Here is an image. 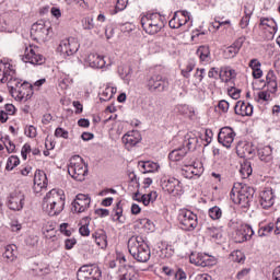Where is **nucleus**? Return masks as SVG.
Masks as SVG:
<instances>
[{
  "label": "nucleus",
  "instance_id": "obj_1",
  "mask_svg": "<svg viewBox=\"0 0 280 280\" xmlns=\"http://www.w3.org/2000/svg\"><path fill=\"white\" fill-rule=\"evenodd\" d=\"M21 82V79L16 77V68H14L12 61L9 59L0 60V83L7 84L11 89L12 95H15L18 100H25L27 97L25 89L30 86V83Z\"/></svg>",
  "mask_w": 280,
  "mask_h": 280
},
{
  "label": "nucleus",
  "instance_id": "obj_2",
  "mask_svg": "<svg viewBox=\"0 0 280 280\" xmlns=\"http://www.w3.org/2000/svg\"><path fill=\"white\" fill-rule=\"evenodd\" d=\"M255 196V188L248 185H242L241 183L234 184L230 198L234 202V205H240L242 209H248L250 207V202Z\"/></svg>",
  "mask_w": 280,
  "mask_h": 280
},
{
  "label": "nucleus",
  "instance_id": "obj_3",
  "mask_svg": "<svg viewBox=\"0 0 280 280\" xmlns=\"http://www.w3.org/2000/svg\"><path fill=\"white\" fill-rule=\"evenodd\" d=\"M128 250L131 257L140 264H145L150 260V246H148L143 236H131L128 241Z\"/></svg>",
  "mask_w": 280,
  "mask_h": 280
},
{
  "label": "nucleus",
  "instance_id": "obj_4",
  "mask_svg": "<svg viewBox=\"0 0 280 280\" xmlns=\"http://www.w3.org/2000/svg\"><path fill=\"white\" fill-rule=\"evenodd\" d=\"M140 23L145 34L154 36L165 27V18L161 13H142L140 15Z\"/></svg>",
  "mask_w": 280,
  "mask_h": 280
},
{
  "label": "nucleus",
  "instance_id": "obj_5",
  "mask_svg": "<svg viewBox=\"0 0 280 280\" xmlns=\"http://www.w3.org/2000/svg\"><path fill=\"white\" fill-rule=\"evenodd\" d=\"M68 174L74 180L82 183V180H84L85 176L89 174V166L84 164V161L80 155H73L68 165Z\"/></svg>",
  "mask_w": 280,
  "mask_h": 280
},
{
  "label": "nucleus",
  "instance_id": "obj_6",
  "mask_svg": "<svg viewBox=\"0 0 280 280\" xmlns=\"http://www.w3.org/2000/svg\"><path fill=\"white\" fill-rule=\"evenodd\" d=\"M49 34H51V24L49 22L39 21L31 27V36L37 43H47Z\"/></svg>",
  "mask_w": 280,
  "mask_h": 280
},
{
  "label": "nucleus",
  "instance_id": "obj_7",
  "mask_svg": "<svg viewBox=\"0 0 280 280\" xmlns=\"http://www.w3.org/2000/svg\"><path fill=\"white\" fill-rule=\"evenodd\" d=\"M178 222L183 231H195L198 226V215L191 210H180L178 214Z\"/></svg>",
  "mask_w": 280,
  "mask_h": 280
},
{
  "label": "nucleus",
  "instance_id": "obj_8",
  "mask_svg": "<svg viewBox=\"0 0 280 280\" xmlns=\"http://www.w3.org/2000/svg\"><path fill=\"white\" fill-rule=\"evenodd\" d=\"M147 89L150 93H163L170 89V81L161 74H153L147 81Z\"/></svg>",
  "mask_w": 280,
  "mask_h": 280
},
{
  "label": "nucleus",
  "instance_id": "obj_9",
  "mask_svg": "<svg viewBox=\"0 0 280 280\" xmlns=\"http://www.w3.org/2000/svg\"><path fill=\"white\" fill-rule=\"evenodd\" d=\"M160 185L163 191H167V194H174V196L183 194V183L175 177L163 176Z\"/></svg>",
  "mask_w": 280,
  "mask_h": 280
},
{
  "label": "nucleus",
  "instance_id": "obj_10",
  "mask_svg": "<svg viewBox=\"0 0 280 280\" xmlns=\"http://www.w3.org/2000/svg\"><path fill=\"white\" fill-rule=\"evenodd\" d=\"M22 60L30 62V65H45V57L40 55V49L34 45L25 47Z\"/></svg>",
  "mask_w": 280,
  "mask_h": 280
},
{
  "label": "nucleus",
  "instance_id": "obj_11",
  "mask_svg": "<svg viewBox=\"0 0 280 280\" xmlns=\"http://www.w3.org/2000/svg\"><path fill=\"white\" fill-rule=\"evenodd\" d=\"M78 280H101L102 270L100 267L83 265L77 272Z\"/></svg>",
  "mask_w": 280,
  "mask_h": 280
},
{
  "label": "nucleus",
  "instance_id": "obj_12",
  "mask_svg": "<svg viewBox=\"0 0 280 280\" xmlns=\"http://www.w3.org/2000/svg\"><path fill=\"white\" fill-rule=\"evenodd\" d=\"M259 30L262 32L266 40H272L278 30L277 22L273 19L262 18L260 19Z\"/></svg>",
  "mask_w": 280,
  "mask_h": 280
},
{
  "label": "nucleus",
  "instance_id": "obj_13",
  "mask_svg": "<svg viewBox=\"0 0 280 280\" xmlns=\"http://www.w3.org/2000/svg\"><path fill=\"white\" fill-rule=\"evenodd\" d=\"M8 207L11 211H21L25 207V194L21 190H14L8 198Z\"/></svg>",
  "mask_w": 280,
  "mask_h": 280
},
{
  "label": "nucleus",
  "instance_id": "obj_14",
  "mask_svg": "<svg viewBox=\"0 0 280 280\" xmlns=\"http://www.w3.org/2000/svg\"><path fill=\"white\" fill-rule=\"evenodd\" d=\"M80 49V44L73 37L62 39L59 44L58 51L63 54V56H73Z\"/></svg>",
  "mask_w": 280,
  "mask_h": 280
},
{
  "label": "nucleus",
  "instance_id": "obj_15",
  "mask_svg": "<svg viewBox=\"0 0 280 280\" xmlns=\"http://www.w3.org/2000/svg\"><path fill=\"white\" fill-rule=\"evenodd\" d=\"M91 207V197L84 194H78L72 201L73 213H84Z\"/></svg>",
  "mask_w": 280,
  "mask_h": 280
},
{
  "label": "nucleus",
  "instance_id": "obj_16",
  "mask_svg": "<svg viewBox=\"0 0 280 280\" xmlns=\"http://www.w3.org/2000/svg\"><path fill=\"white\" fill-rule=\"evenodd\" d=\"M189 260H190V264H194L195 266H200L201 268H207L215 264V260L213 259V257L207 254H200V253L190 254Z\"/></svg>",
  "mask_w": 280,
  "mask_h": 280
},
{
  "label": "nucleus",
  "instance_id": "obj_17",
  "mask_svg": "<svg viewBox=\"0 0 280 280\" xmlns=\"http://www.w3.org/2000/svg\"><path fill=\"white\" fill-rule=\"evenodd\" d=\"M219 143H222L224 148H231L233 141H235V131L231 127L221 128L218 136Z\"/></svg>",
  "mask_w": 280,
  "mask_h": 280
},
{
  "label": "nucleus",
  "instance_id": "obj_18",
  "mask_svg": "<svg viewBox=\"0 0 280 280\" xmlns=\"http://www.w3.org/2000/svg\"><path fill=\"white\" fill-rule=\"evenodd\" d=\"M65 200L66 197L63 190L51 189L44 197L43 203H57L58 207H61L62 205H65Z\"/></svg>",
  "mask_w": 280,
  "mask_h": 280
},
{
  "label": "nucleus",
  "instance_id": "obj_19",
  "mask_svg": "<svg viewBox=\"0 0 280 280\" xmlns=\"http://www.w3.org/2000/svg\"><path fill=\"white\" fill-rule=\"evenodd\" d=\"M253 235H255V230H253V226L248 224H242L236 231L235 240L238 244H242L244 242H248V240H252Z\"/></svg>",
  "mask_w": 280,
  "mask_h": 280
},
{
  "label": "nucleus",
  "instance_id": "obj_20",
  "mask_svg": "<svg viewBox=\"0 0 280 280\" xmlns=\"http://www.w3.org/2000/svg\"><path fill=\"white\" fill-rule=\"evenodd\" d=\"M141 141V133L138 130L128 131L122 136V143L127 150H132Z\"/></svg>",
  "mask_w": 280,
  "mask_h": 280
},
{
  "label": "nucleus",
  "instance_id": "obj_21",
  "mask_svg": "<svg viewBox=\"0 0 280 280\" xmlns=\"http://www.w3.org/2000/svg\"><path fill=\"white\" fill-rule=\"evenodd\" d=\"M246 40V37H240L234 42L233 45L225 48L223 51V56L226 59L235 58L237 54H240V49H242V46L244 45V42Z\"/></svg>",
  "mask_w": 280,
  "mask_h": 280
},
{
  "label": "nucleus",
  "instance_id": "obj_22",
  "mask_svg": "<svg viewBox=\"0 0 280 280\" xmlns=\"http://www.w3.org/2000/svg\"><path fill=\"white\" fill-rule=\"evenodd\" d=\"M259 205L264 209H270V207L275 205V192L272 188H265V190L260 192Z\"/></svg>",
  "mask_w": 280,
  "mask_h": 280
},
{
  "label": "nucleus",
  "instance_id": "obj_23",
  "mask_svg": "<svg viewBox=\"0 0 280 280\" xmlns=\"http://www.w3.org/2000/svg\"><path fill=\"white\" fill-rule=\"evenodd\" d=\"M119 280H139V275L132 266H122L118 270Z\"/></svg>",
  "mask_w": 280,
  "mask_h": 280
},
{
  "label": "nucleus",
  "instance_id": "obj_24",
  "mask_svg": "<svg viewBox=\"0 0 280 280\" xmlns=\"http://www.w3.org/2000/svg\"><path fill=\"white\" fill-rule=\"evenodd\" d=\"M235 114L241 117H250L253 115V105L244 101H237L234 107Z\"/></svg>",
  "mask_w": 280,
  "mask_h": 280
},
{
  "label": "nucleus",
  "instance_id": "obj_25",
  "mask_svg": "<svg viewBox=\"0 0 280 280\" xmlns=\"http://www.w3.org/2000/svg\"><path fill=\"white\" fill-rule=\"evenodd\" d=\"M86 62L92 69H104V67H106V61L104 60V57L95 52H91L88 56Z\"/></svg>",
  "mask_w": 280,
  "mask_h": 280
},
{
  "label": "nucleus",
  "instance_id": "obj_26",
  "mask_svg": "<svg viewBox=\"0 0 280 280\" xmlns=\"http://www.w3.org/2000/svg\"><path fill=\"white\" fill-rule=\"evenodd\" d=\"M34 185L35 189H37V187L39 189H47V174H45L43 171H36L34 175Z\"/></svg>",
  "mask_w": 280,
  "mask_h": 280
},
{
  "label": "nucleus",
  "instance_id": "obj_27",
  "mask_svg": "<svg viewBox=\"0 0 280 280\" xmlns=\"http://www.w3.org/2000/svg\"><path fill=\"white\" fill-rule=\"evenodd\" d=\"M43 209L48 213L49 215H59V213H62L65 211V203H61V206H58V203H43Z\"/></svg>",
  "mask_w": 280,
  "mask_h": 280
},
{
  "label": "nucleus",
  "instance_id": "obj_28",
  "mask_svg": "<svg viewBox=\"0 0 280 280\" xmlns=\"http://www.w3.org/2000/svg\"><path fill=\"white\" fill-rule=\"evenodd\" d=\"M93 238L100 248H106L108 246V236L104 230H98L93 234Z\"/></svg>",
  "mask_w": 280,
  "mask_h": 280
},
{
  "label": "nucleus",
  "instance_id": "obj_29",
  "mask_svg": "<svg viewBox=\"0 0 280 280\" xmlns=\"http://www.w3.org/2000/svg\"><path fill=\"white\" fill-rule=\"evenodd\" d=\"M258 156L260 161H264L265 163H270V161H272V147L266 145L258 149Z\"/></svg>",
  "mask_w": 280,
  "mask_h": 280
},
{
  "label": "nucleus",
  "instance_id": "obj_30",
  "mask_svg": "<svg viewBox=\"0 0 280 280\" xmlns=\"http://www.w3.org/2000/svg\"><path fill=\"white\" fill-rule=\"evenodd\" d=\"M187 156V149L185 147L174 149L170 154L168 159L170 161L176 162V161H183Z\"/></svg>",
  "mask_w": 280,
  "mask_h": 280
},
{
  "label": "nucleus",
  "instance_id": "obj_31",
  "mask_svg": "<svg viewBox=\"0 0 280 280\" xmlns=\"http://www.w3.org/2000/svg\"><path fill=\"white\" fill-rule=\"evenodd\" d=\"M140 167H142L143 174H150L152 172H159V163L147 161V162H140Z\"/></svg>",
  "mask_w": 280,
  "mask_h": 280
},
{
  "label": "nucleus",
  "instance_id": "obj_32",
  "mask_svg": "<svg viewBox=\"0 0 280 280\" xmlns=\"http://www.w3.org/2000/svg\"><path fill=\"white\" fill-rule=\"evenodd\" d=\"M16 245H7L3 253L4 259H8V261H14V259H16Z\"/></svg>",
  "mask_w": 280,
  "mask_h": 280
},
{
  "label": "nucleus",
  "instance_id": "obj_33",
  "mask_svg": "<svg viewBox=\"0 0 280 280\" xmlns=\"http://www.w3.org/2000/svg\"><path fill=\"white\" fill-rule=\"evenodd\" d=\"M197 56L200 58L201 62H209L211 60V50L209 46H200L197 49Z\"/></svg>",
  "mask_w": 280,
  "mask_h": 280
},
{
  "label": "nucleus",
  "instance_id": "obj_34",
  "mask_svg": "<svg viewBox=\"0 0 280 280\" xmlns=\"http://www.w3.org/2000/svg\"><path fill=\"white\" fill-rule=\"evenodd\" d=\"M175 14H177L176 19L180 27H183V25H187V23L191 21V13H189L188 11H176Z\"/></svg>",
  "mask_w": 280,
  "mask_h": 280
},
{
  "label": "nucleus",
  "instance_id": "obj_35",
  "mask_svg": "<svg viewBox=\"0 0 280 280\" xmlns=\"http://www.w3.org/2000/svg\"><path fill=\"white\" fill-rule=\"evenodd\" d=\"M271 231H275V223H260L258 229V237H268Z\"/></svg>",
  "mask_w": 280,
  "mask_h": 280
},
{
  "label": "nucleus",
  "instance_id": "obj_36",
  "mask_svg": "<svg viewBox=\"0 0 280 280\" xmlns=\"http://www.w3.org/2000/svg\"><path fill=\"white\" fill-rule=\"evenodd\" d=\"M266 84L269 89L277 92V74H275L273 70H269L266 75Z\"/></svg>",
  "mask_w": 280,
  "mask_h": 280
},
{
  "label": "nucleus",
  "instance_id": "obj_37",
  "mask_svg": "<svg viewBox=\"0 0 280 280\" xmlns=\"http://www.w3.org/2000/svg\"><path fill=\"white\" fill-rule=\"evenodd\" d=\"M121 215H124V208L121 207V201H118L112 211L113 222H124L121 221Z\"/></svg>",
  "mask_w": 280,
  "mask_h": 280
},
{
  "label": "nucleus",
  "instance_id": "obj_38",
  "mask_svg": "<svg viewBox=\"0 0 280 280\" xmlns=\"http://www.w3.org/2000/svg\"><path fill=\"white\" fill-rule=\"evenodd\" d=\"M194 69H196V60L190 59L186 68L182 69L183 78H186L187 80L188 78H191V71H194Z\"/></svg>",
  "mask_w": 280,
  "mask_h": 280
},
{
  "label": "nucleus",
  "instance_id": "obj_39",
  "mask_svg": "<svg viewBox=\"0 0 280 280\" xmlns=\"http://www.w3.org/2000/svg\"><path fill=\"white\" fill-rule=\"evenodd\" d=\"M185 145L187 150H196L198 147V138L196 136L187 135L185 137Z\"/></svg>",
  "mask_w": 280,
  "mask_h": 280
},
{
  "label": "nucleus",
  "instance_id": "obj_40",
  "mask_svg": "<svg viewBox=\"0 0 280 280\" xmlns=\"http://www.w3.org/2000/svg\"><path fill=\"white\" fill-rule=\"evenodd\" d=\"M20 163H21V160L19 159V156L11 155L7 161L5 170L8 172H12V170H14V167H18Z\"/></svg>",
  "mask_w": 280,
  "mask_h": 280
},
{
  "label": "nucleus",
  "instance_id": "obj_41",
  "mask_svg": "<svg viewBox=\"0 0 280 280\" xmlns=\"http://www.w3.org/2000/svg\"><path fill=\"white\" fill-rule=\"evenodd\" d=\"M240 174L242 178H248V176L253 174V166H250V162H245L241 165Z\"/></svg>",
  "mask_w": 280,
  "mask_h": 280
},
{
  "label": "nucleus",
  "instance_id": "obj_42",
  "mask_svg": "<svg viewBox=\"0 0 280 280\" xmlns=\"http://www.w3.org/2000/svg\"><path fill=\"white\" fill-rule=\"evenodd\" d=\"M230 259L231 261H235L236 264H244V261L246 260V256L244 255V253H242V250H234L231 253Z\"/></svg>",
  "mask_w": 280,
  "mask_h": 280
},
{
  "label": "nucleus",
  "instance_id": "obj_43",
  "mask_svg": "<svg viewBox=\"0 0 280 280\" xmlns=\"http://www.w3.org/2000/svg\"><path fill=\"white\" fill-rule=\"evenodd\" d=\"M206 233L207 235H209V237H212V240H222V232L218 228H207Z\"/></svg>",
  "mask_w": 280,
  "mask_h": 280
},
{
  "label": "nucleus",
  "instance_id": "obj_44",
  "mask_svg": "<svg viewBox=\"0 0 280 280\" xmlns=\"http://www.w3.org/2000/svg\"><path fill=\"white\" fill-rule=\"evenodd\" d=\"M81 222L83 225L80 226L79 233L83 237H89L91 235V230H89V218H83Z\"/></svg>",
  "mask_w": 280,
  "mask_h": 280
},
{
  "label": "nucleus",
  "instance_id": "obj_45",
  "mask_svg": "<svg viewBox=\"0 0 280 280\" xmlns=\"http://www.w3.org/2000/svg\"><path fill=\"white\" fill-rule=\"evenodd\" d=\"M186 172H188V174H191V176H200L202 172H205V168H202V164H195L187 166Z\"/></svg>",
  "mask_w": 280,
  "mask_h": 280
},
{
  "label": "nucleus",
  "instance_id": "obj_46",
  "mask_svg": "<svg viewBox=\"0 0 280 280\" xmlns=\"http://www.w3.org/2000/svg\"><path fill=\"white\" fill-rule=\"evenodd\" d=\"M208 213L211 220H220V218H222V209L218 206L210 208Z\"/></svg>",
  "mask_w": 280,
  "mask_h": 280
},
{
  "label": "nucleus",
  "instance_id": "obj_47",
  "mask_svg": "<svg viewBox=\"0 0 280 280\" xmlns=\"http://www.w3.org/2000/svg\"><path fill=\"white\" fill-rule=\"evenodd\" d=\"M235 78V70L229 69L223 72V74H220V79L222 82H231Z\"/></svg>",
  "mask_w": 280,
  "mask_h": 280
},
{
  "label": "nucleus",
  "instance_id": "obj_48",
  "mask_svg": "<svg viewBox=\"0 0 280 280\" xmlns=\"http://www.w3.org/2000/svg\"><path fill=\"white\" fill-rule=\"evenodd\" d=\"M100 100L101 102H109V100H113V89H105L103 93L100 95Z\"/></svg>",
  "mask_w": 280,
  "mask_h": 280
},
{
  "label": "nucleus",
  "instance_id": "obj_49",
  "mask_svg": "<svg viewBox=\"0 0 280 280\" xmlns=\"http://www.w3.org/2000/svg\"><path fill=\"white\" fill-rule=\"evenodd\" d=\"M83 30H93L95 27V23L93 22V18L88 16L82 20Z\"/></svg>",
  "mask_w": 280,
  "mask_h": 280
},
{
  "label": "nucleus",
  "instance_id": "obj_50",
  "mask_svg": "<svg viewBox=\"0 0 280 280\" xmlns=\"http://www.w3.org/2000/svg\"><path fill=\"white\" fill-rule=\"evenodd\" d=\"M140 224L147 231H154V223L150 219H141Z\"/></svg>",
  "mask_w": 280,
  "mask_h": 280
},
{
  "label": "nucleus",
  "instance_id": "obj_51",
  "mask_svg": "<svg viewBox=\"0 0 280 280\" xmlns=\"http://www.w3.org/2000/svg\"><path fill=\"white\" fill-rule=\"evenodd\" d=\"M128 7V0H117L116 7H115V14L117 12H124V9Z\"/></svg>",
  "mask_w": 280,
  "mask_h": 280
},
{
  "label": "nucleus",
  "instance_id": "obj_52",
  "mask_svg": "<svg viewBox=\"0 0 280 280\" xmlns=\"http://www.w3.org/2000/svg\"><path fill=\"white\" fill-rule=\"evenodd\" d=\"M24 135H26V137H30V139H34L36 138L37 131H36V127L34 126H28L24 129Z\"/></svg>",
  "mask_w": 280,
  "mask_h": 280
},
{
  "label": "nucleus",
  "instance_id": "obj_53",
  "mask_svg": "<svg viewBox=\"0 0 280 280\" xmlns=\"http://www.w3.org/2000/svg\"><path fill=\"white\" fill-rule=\"evenodd\" d=\"M249 23H250V13L245 12V16H243L240 22L242 30H246V27H248Z\"/></svg>",
  "mask_w": 280,
  "mask_h": 280
},
{
  "label": "nucleus",
  "instance_id": "obj_54",
  "mask_svg": "<svg viewBox=\"0 0 280 280\" xmlns=\"http://www.w3.org/2000/svg\"><path fill=\"white\" fill-rule=\"evenodd\" d=\"M176 16H178V13H174L173 19L168 22V25L172 30H179V27H180V24Z\"/></svg>",
  "mask_w": 280,
  "mask_h": 280
},
{
  "label": "nucleus",
  "instance_id": "obj_55",
  "mask_svg": "<svg viewBox=\"0 0 280 280\" xmlns=\"http://www.w3.org/2000/svg\"><path fill=\"white\" fill-rule=\"evenodd\" d=\"M95 214L98 215V218H108L110 211L108 209L98 208L95 210Z\"/></svg>",
  "mask_w": 280,
  "mask_h": 280
},
{
  "label": "nucleus",
  "instance_id": "obj_56",
  "mask_svg": "<svg viewBox=\"0 0 280 280\" xmlns=\"http://www.w3.org/2000/svg\"><path fill=\"white\" fill-rule=\"evenodd\" d=\"M55 137H61L62 139H68L69 132L59 127L55 130Z\"/></svg>",
  "mask_w": 280,
  "mask_h": 280
},
{
  "label": "nucleus",
  "instance_id": "obj_57",
  "mask_svg": "<svg viewBox=\"0 0 280 280\" xmlns=\"http://www.w3.org/2000/svg\"><path fill=\"white\" fill-rule=\"evenodd\" d=\"M32 152V147L27 143H25L21 150V155L24 161H27V153Z\"/></svg>",
  "mask_w": 280,
  "mask_h": 280
},
{
  "label": "nucleus",
  "instance_id": "obj_58",
  "mask_svg": "<svg viewBox=\"0 0 280 280\" xmlns=\"http://www.w3.org/2000/svg\"><path fill=\"white\" fill-rule=\"evenodd\" d=\"M249 69L255 71V69H261V62L257 59H252L248 63Z\"/></svg>",
  "mask_w": 280,
  "mask_h": 280
},
{
  "label": "nucleus",
  "instance_id": "obj_59",
  "mask_svg": "<svg viewBox=\"0 0 280 280\" xmlns=\"http://www.w3.org/2000/svg\"><path fill=\"white\" fill-rule=\"evenodd\" d=\"M242 93L241 90H237L235 88H232L230 91H229V95L232 97V100H240V94Z\"/></svg>",
  "mask_w": 280,
  "mask_h": 280
},
{
  "label": "nucleus",
  "instance_id": "obj_60",
  "mask_svg": "<svg viewBox=\"0 0 280 280\" xmlns=\"http://www.w3.org/2000/svg\"><path fill=\"white\" fill-rule=\"evenodd\" d=\"M249 272H250V268H245L237 272L236 279L242 280V279H244V277H247V275H249Z\"/></svg>",
  "mask_w": 280,
  "mask_h": 280
},
{
  "label": "nucleus",
  "instance_id": "obj_61",
  "mask_svg": "<svg viewBox=\"0 0 280 280\" xmlns=\"http://www.w3.org/2000/svg\"><path fill=\"white\" fill-rule=\"evenodd\" d=\"M4 113L7 114V115H14V113H16V107H14V105H12V104H7L5 106H4Z\"/></svg>",
  "mask_w": 280,
  "mask_h": 280
},
{
  "label": "nucleus",
  "instance_id": "obj_62",
  "mask_svg": "<svg viewBox=\"0 0 280 280\" xmlns=\"http://www.w3.org/2000/svg\"><path fill=\"white\" fill-rule=\"evenodd\" d=\"M218 106H219L220 110H222V113H229V102L220 101Z\"/></svg>",
  "mask_w": 280,
  "mask_h": 280
},
{
  "label": "nucleus",
  "instance_id": "obj_63",
  "mask_svg": "<svg viewBox=\"0 0 280 280\" xmlns=\"http://www.w3.org/2000/svg\"><path fill=\"white\" fill-rule=\"evenodd\" d=\"M175 279L177 280H185L187 279V273H185L183 271V269H178L176 272H175Z\"/></svg>",
  "mask_w": 280,
  "mask_h": 280
},
{
  "label": "nucleus",
  "instance_id": "obj_64",
  "mask_svg": "<svg viewBox=\"0 0 280 280\" xmlns=\"http://www.w3.org/2000/svg\"><path fill=\"white\" fill-rule=\"evenodd\" d=\"M272 277L273 280H280V266L275 268Z\"/></svg>",
  "mask_w": 280,
  "mask_h": 280
}]
</instances>
